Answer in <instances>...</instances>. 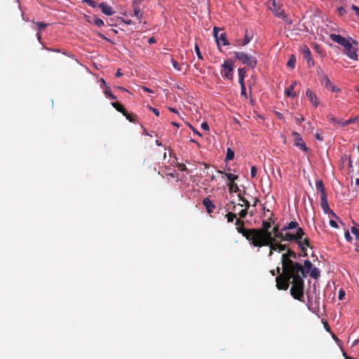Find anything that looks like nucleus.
<instances>
[{
    "instance_id": "dca6fc26",
    "label": "nucleus",
    "mask_w": 359,
    "mask_h": 359,
    "mask_svg": "<svg viewBox=\"0 0 359 359\" xmlns=\"http://www.w3.org/2000/svg\"><path fill=\"white\" fill-rule=\"evenodd\" d=\"M98 7L102 10V12L107 15H111L114 13L112 8L104 2L100 3Z\"/></svg>"
},
{
    "instance_id": "423d86ee",
    "label": "nucleus",
    "mask_w": 359,
    "mask_h": 359,
    "mask_svg": "<svg viewBox=\"0 0 359 359\" xmlns=\"http://www.w3.org/2000/svg\"><path fill=\"white\" fill-rule=\"evenodd\" d=\"M236 59L251 68H255L257 64V58L244 52H234Z\"/></svg>"
},
{
    "instance_id": "79ce46f5",
    "label": "nucleus",
    "mask_w": 359,
    "mask_h": 359,
    "mask_svg": "<svg viewBox=\"0 0 359 359\" xmlns=\"http://www.w3.org/2000/svg\"><path fill=\"white\" fill-rule=\"evenodd\" d=\"M194 48H195V51H196V55H197V57H198L200 60H203V58L202 54H201V51H200V48H199L198 45V44H196V45H195Z\"/></svg>"
},
{
    "instance_id": "2f4dec72",
    "label": "nucleus",
    "mask_w": 359,
    "mask_h": 359,
    "mask_svg": "<svg viewBox=\"0 0 359 359\" xmlns=\"http://www.w3.org/2000/svg\"><path fill=\"white\" fill-rule=\"evenodd\" d=\"M95 25H96L97 27H103L104 25V21L99 18H93V23Z\"/></svg>"
},
{
    "instance_id": "7ed1b4c3",
    "label": "nucleus",
    "mask_w": 359,
    "mask_h": 359,
    "mask_svg": "<svg viewBox=\"0 0 359 359\" xmlns=\"http://www.w3.org/2000/svg\"><path fill=\"white\" fill-rule=\"evenodd\" d=\"M297 254L294 251L288 249L286 253H283L281 257L283 265V273L291 276L292 273H301L304 276V269L302 265L298 262H293L292 259H297Z\"/></svg>"
},
{
    "instance_id": "a19ab883",
    "label": "nucleus",
    "mask_w": 359,
    "mask_h": 359,
    "mask_svg": "<svg viewBox=\"0 0 359 359\" xmlns=\"http://www.w3.org/2000/svg\"><path fill=\"white\" fill-rule=\"evenodd\" d=\"M304 266L307 271V273L313 268L312 264L309 260L304 261Z\"/></svg>"
},
{
    "instance_id": "5fc2aeb1",
    "label": "nucleus",
    "mask_w": 359,
    "mask_h": 359,
    "mask_svg": "<svg viewBox=\"0 0 359 359\" xmlns=\"http://www.w3.org/2000/svg\"><path fill=\"white\" fill-rule=\"evenodd\" d=\"M149 109L150 111H151L154 114H156V116H159L160 113H159V111L156 109V108H154L152 107H149Z\"/></svg>"
},
{
    "instance_id": "aec40b11",
    "label": "nucleus",
    "mask_w": 359,
    "mask_h": 359,
    "mask_svg": "<svg viewBox=\"0 0 359 359\" xmlns=\"http://www.w3.org/2000/svg\"><path fill=\"white\" fill-rule=\"evenodd\" d=\"M297 228H300L298 222L296 221H292L288 224L283 227V231L292 230L294 229L297 230Z\"/></svg>"
},
{
    "instance_id": "2eb2a0df",
    "label": "nucleus",
    "mask_w": 359,
    "mask_h": 359,
    "mask_svg": "<svg viewBox=\"0 0 359 359\" xmlns=\"http://www.w3.org/2000/svg\"><path fill=\"white\" fill-rule=\"evenodd\" d=\"M202 203L208 213L213 212L216 208L212 201L208 197L203 200Z\"/></svg>"
},
{
    "instance_id": "6e6552de",
    "label": "nucleus",
    "mask_w": 359,
    "mask_h": 359,
    "mask_svg": "<svg viewBox=\"0 0 359 359\" xmlns=\"http://www.w3.org/2000/svg\"><path fill=\"white\" fill-rule=\"evenodd\" d=\"M270 9L273 12V14L280 18H282L287 24H292V21L287 15L285 13L282 6L276 4V1L273 0L272 7Z\"/></svg>"
},
{
    "instance_id": "6ab92c4d",
    "label": "nucleus",
    "mask_w": 359,
    "mask_h": 359,
    "mask_svg": "<svg viewBox=\"0 0 359 359\" xmlns=\"http://www.w3.org/2000/svg\"><path fill=\"white\" fill-rule=\"evenodd\" d=\"M316 187L317 191L320 194V196H327L323 182L321 180L316 182Z\"/></svg>"
},
{
    "instance_id": "1a4fd4ad",
    "label": "nucleus",
    "mask_w": 359,
    "mask_h": 359,
    "mask_svg": "<svg viewBox=\"0 0 359 359\" xmlns=\"http://www.w3.org/2000/svg\"><path fill=\"white\" fill-rule=\"evenodd\" d=\"M233 62L231 60L224 61L222 65V74L229 80L233 79Z\"/></svg>"
},
{
    "instance_id": "603ef678",
    "label": "nucleus",
    "mask_w": 359,
    "mask_h": 359,
    "mask_svg": "<svg viewBox=\"0 0 359 359\" xmlns=\"http://www.w3.org/2000/svg\"><path fill=\"white\" fill-rule=\"evenodd\" d=\"M351 8L355 11L356 16L359 18V7L355 5H352Z\"/></svg>"
},
{
    "instance_id": "7c9ffc66",
    "label": "nucleus",
    "mask_w": 359,
    "mask_h": 359,
    "mask_svg": "<svg viewBox=\"0 0 359 359\" xmlns=\"http://www.w3.org/2000/svg\"><path fill=\"white\" fill-rule=\"evenodd\" d=\"M295 63H296V58L295 57L292 55L290 58L289 59V60L287 61V66L289 67V68H291V69H293L295 66Z\"/></svg>"
},
{
    "instance_id": "e2e57ef3",
    "label": "nucleus",
    "mask_w": 359,
    "mask_h": 359,
    "mask_svg": "<svg viewBox=\"0 0 359 359\" xmlns=\"http://www.w3.org/2000/svg\"><path fill=\"white\" fill-rule=\"evenodd\" d=\"M280 267H277L276 271H274V270L271 271V273L272 276H275L276 273H280Z\"/></svg>"
},
{
    "instance_id": "5701e85b",
    "label": "nucleus",
    "mask_w": 359,
    "mask_h": 359,
    "mask_svg": "<svg viewBox=\"0 0 359 359\" xmlns=\"http://www.w3.org/2000/svg\"><path fill=\"white\" fill-rule=\"evenodd\" d=\"M308 273L313 278L317 279L320 277V270L316 267L312 268Z\"/></svg>"
},
{
    "instance_id": "6e6d98bb",
    "label": "nucleus",
    "mask_w": 359,
    "mask_h": 359,
    "mask_svg": "<svg viewBox=\"0 0 359 359\" xmlns=\"http://www.w3.org/2000/svg\"><path fill=\"white\" fill-rule=\"evenodd\" d=\"M345 238H346V241H348V242H351L352 237L351 236L350 233H349L348 231H346L345 232Z\"/></svg>"
},
{
    "instance_id": "9b49d317",
    "label": "nucleus",
    "mask_w": 359,
    "mask_h": 359,
    "mask_svg": "<svg viewBox=\"0 0 359 359\" xmlns=\"http://www.w3.org/2000/svg\"><path fill=\"white\" fill-rule=\"evenodd\" d=\"M214 36L216 38V41L217 43V46L219 47L222 43L223 46L229 45V43L226 37V34L224 33H222L219 36H218V31L216 27H214L213 29Z\"/></svg>"
},
{
    "instance_id": "f03ea898",
    "label": "nucleus",
    "mask_w": 359,
    "mask_h": 359,
    "mask_svg": "<svg viewBox=\"0 0 359 359\" xmlns=\"http://www.w3.org/2000/svg\"><path fill=\"white\" fill-rule=\"evenodd\" d=\"M273 224L274 221L270 217L268 220L262 221V228H253L252 245L254 247L261 248L270 243L273 235L269 229Z\"/></svg>"
},
{
    "instance_id": "13d9d810",
    "label": "nucleus",
    "mask_w": 359,
    "mask_h": 359,
    "mask_svg": "<svg viewBox=\"0 0 359 359\" xmlns=\"http://www.w3.org/2000/svg\"><path fill=\"white\" fill-rule=\"evenodd\" d=\"M201 128H202V129H203V130H209V129H210V128H209V126H208V123H207V122H203V123H202V124H201Z\"/></svg>"
},
{
    "instance_id": "a18cd8bd",
    "label": "nucleus",
    "mask_w": 359,
    "mask_h": 359,
    "mask_svg": "<svg viewBox=\"0 0 359 359\" xmlns=\"http://www.w3.org/2000/svg\"><path fill=\"white\" fill-rule=\"evenodd\" d=\"M248 208H245V209L241 210L240 211V212H239V214H238V215H239V217H240V218H239V219H241V218H245V217H246V215H247V214H248Z\"/></svg>"
},
{
    "instance_id": "c03bdc74",
    "label": "nucleus",
    "mask_w": 359,
    "mask_h": 359,
    "mask_svg": "<svg viewBox=\"0 0 359 359\" xmlns=\"http://www.w3.org/2000/svg\"><path fill=\"white\" fill-rule=\"evenodd\" d=\"M302 246L303 247H305L306 248V247H309L310 246V243H309V240L308 238H302Z\"/></svg>"
},
{
    "instance_id": "473e14b6",
    "label": "nucleus",
    "mask_w": 359,
    "mask_h": 359,
    "mask_svg": "<svg viewBox=\"0 0 359 359\" xmlns=\"http://www.w3.org/2000/svg\"><path fill=\"white\" fill-rule=\"evenodd\" d=\"M225 176L230 181V182H235V180H238V176L232 173H226Z\"/></svg>"
},
{
    "instance_id": "412c9836",
    "label": "nucleus",
    "mask_w": 359,
    "mask_h": 359,
    "mask_svg": "<svg viewBox=\"0 0 359 359\" xmlns=\"http://www.w3.org/2000/svg\"><path fill=\"white\" fill-rule=\"evenodd\" d=\"M296 84H297V81H294L292 83V85L288 88H287V90H285V93H286L287 96L294 97L297 95L296 93L293 92Z\"/></svg>"
},
{
    "instance_id": "ea45409f",
    "label": "nucleus",
    "mask_w": 359,
    "mask_h": 359,
    "mask_svg": "<svg viewBox=\"0 0 359 359\" xmlns=\"http://www.w3.org/2000/svg\"><path fill=\"white\" fill-rule=\"evenodd\" d=\"M283 231H283V229H282L280 232H278L276 235L273 236L275 239L276 238H278L281 241H284V234H285V233H283Z\"/></svg>"
},
{
    "instance_id": "774afa93",
    "label": "nucleus",
    "mask_w": 359,
    "mask_h": 359,
    "mask_svg": "<svg viewBox=\"0 0 359 359\" xmlns=\"http://www.w3.org/2000/svg\"><path fill=\"white\" fill-rule=\"evenodd\" d=\"M238 82H239V84L241 85V86H245L244 78L239 77Z\"/></svg>"
},
{
    "instance_id": "4d7b16f0",
    "label": "nucleus",
    "mask_w": 359,
    "mask_h": 359,
    "mask_svg": "<svg viewBox=\"0 0 359 359\" xmlns=\"http://www.w3.org/2000/svg\"><path fill=\"white\" fill-rule=\"evenodd\" d=\"M271 232L272 233V235H273V236H275V235H276L278 232H280V231H278V225L275 226L273 228L272 231H271Z\"/></svg>"
},
{
    "instance_id": "393cba45",
    "label": "nucleus",
    "mask_w": 359,
    "mask_h": 359,
    "mask_svg": "<svg viewBox=\"0 0 359 359\" xmlns=\"http://www.w3.org/2000/svg\"><path fill=\"white\" fill-rule=\"evenodd\" d=\"M228 187H229V191L230 193H232V192L238 193L240 191V189H239L237 184H236L233 182H229L228 184Z\"/></svg>"
},
{
    "instance_id": "338daca9",
    "label": "nucleus",
    "mask_w": 359,
    "mask_h": 359,
    "mask_svg": "<svg viewBox=\"0 0 359 359\" xmlns=\"http://www.w3.org/2000/svg\"><path fill=\"white\" fill-rule=\"evenodd\" d=\"M315 137H316L317 140H320V141H323V136H322L320 134H319V133H316V134L315 135Z\"/></svg>"
},
{
    "instance_id": "4468645a",
    "label": "nucleus",
    "mask_w": 359,
    "mask_h": 359,
    "mask_svg": "<svg viewBox=\"0 0 359 359\" xmlns=\"http://www.w3.org/2000/svg\"><path fill=\"white\" fill-rule=\"evenodd\" d=\"M302 55H304V58L307 60L308 65L309 66H314L315 62L312 58L311 52L310 49L309 48V47L306 46H304L302 48Z\"/></svg>"
},
{
    "instance_id": "69168bd1",
    "label": "nucleus",
    "mask_w": 359,
    "mask_h": 359,
    "mask_svg": "<svg viewBox=\"0 0 359 359\" xmlns=\"http://www.w3.org/2000/svg\"><path fill=\"white\" fill-rule=\"evenodd\" d=\"M85 19L86 20L89 22V23H93V18H91L90 16H85Z\"/></svg>"
},
{
    "instance_id": "b1692460",
    "label": "nucleus",
    "mask_w": 359,
    "mask_h": 359,
    "mask_svg": "<svg viewBox=\"0 0 359 359\" xmlns=\"http://www.w3.org/2000/svg\"><path fill=\"white\" fill-rule=\"evenodd\" d=\"M111 105L123 115L127 112V110L119 102H112Z\"/></svg>"
},
{
    "instance_id": "864d4df0",
    "label": "nucleus",
    "mask_w": 359,
    "mask_h": 359,
    "mask_svg": "<svg viewBox=\"0 0 359 359\" xmlns=\"http://www.w3.org/2000/svg\"><path fill=\"white\" fill-rule=\"evenodd\" d=\"M329 90H332V92H337V93H339L341 91V90L338 87H337L336 86H334L333 84L331 86V87L330 88Z\"/></svg>"
},
{
    "instance_id": "f3484780",
    "label": "nucleus",
    "mask_w": 359,
    "mask_h": 359,
    "mask_svg": "<svg viewBox=\"0 0 359 359\" xmlns=\"http://www.w3.org/2000/svg\"><path fill=\"white\" fill-rule=\"evenodd\" d=\"M252 38H253L252 32L251 31L249 32L248 29H245V39L243 41H241V40L238 41V45L244 46L247 45L252 39Z\"/></svg>"
},
{
    "instance_id": "bf43d9fd",
    "label": "nucleus",
    "mask_w": 359,
    "mask_h": 359,
    "mask_svg": "<svg viewBox=\"0 0 359 359\" xmlns=\"http://www.w3.org/2000/svg\"><path fill=\"white\" fill-rule=\"evenodd\" d=\"M330 225L333 228H337L338 225L337 222L334 220L330 219Z\"/></svg>"
},
{
    "instance_id": "72a5a7b5",
    "label": "nucleus",
    "mask_w": 359,
    "mask_h": 359,
    "mask_svg": "<svg viewBox=\"0 0 359 359\" xmlns=\"http://www.w3.org/2000/svg\"><path fill=\"white\" fill-rule=\"evenodd\" d=\"M83 2L93 8H95V7L98 6V4H99L97 3V1H93V0H83Z\"/></svg>"
},
{
    "instance_id": "f704fd0d",
    "label": "nucleus",
    "mask_w": 359,
    "mask_h": 359,
    "mask_svg": "<svg viewBox=\"0 0 359 359\" xmlns=\"http://www.w3.org/2000/svg\"><path fill=\"white\" fill-rule=\"evenodd\" d=\"M34 23L37 26L39 31L48 27V24L43 22H34Z\"/></svg>"
},
{
    "instance_id": "39448f33",
    "label": "nucleus",
    "mask_w": 359,
    "mask_h": 359,
    "mask_svg": "<svg viewBox=\"0 0 359 359\" xmlns=\"http://www.w3.org/2000/svg\"><path fill=\"white\" fill-rule=\"evenodd\" d=\"M235 225L236 226L237 231L242 234L243 237L248 240L250 245H252V240H253V228L252 229H245L244 225V221L241 219L236 218L235 222Z\"/></svg>"
},
{
    "instance_id": "de8ad7c7",
    "label": "nucleus",
    "mask_w": 359,
    "mask_h": 359,
    "mask_svg": "<svg viewBox=\"0 0 359 359\" xmlns=\"http://www.w3.org/2000/svg\"><path fill=\"white\" fill-rule=\"evenodd\" d=\"M238 77L245 78V73H246V71H245V68H239L238 70Z\"/></svg>"
},
{
    "instance_id": "49530a36",
    "label": "nucleus",
    "mask_w": 359,
    "mask_h": 359,
    "mask_svg": "<svg viewBox=\"0 0 359 359\" xmlns=\"http://www.w3.org/2000/svg\"><path fill=\"white\" fill-rule=\"evenodd\" d=\"M337 11L339 15H344L347 13L346 8L343 6L338 7Z\"/></svg>"
},
{
    "instance_id": "58836bf2",
    "label": "nucleus",
    "mask_w": 359,
    "mask_h": 359,
    "mask_svg": "<svg viewBox=\"0 0 359 359\" xmlns=\"http://www.w3.org/2000/svg\"><path fill=\"white\" fill-rule=\"evenodd\" d=\"M351 233L355 236L357 240H359V229L356 226L351 227Z\"/></svg>"
},
{
    "instance_id": "8fccbe9b",
    "label": "nucleus",
    "mask_w": 359,
    "mask_h": 359,
    "mask_svg": "<svg viewBox=\"0 0 359 359\" xmlns=\"http://www.w3.org/2000/svg\"><path fill=\"white\" fill-rule=\"evenodd\" d=\"M177 167H178V168H179L181 171H183V172H187V171H188V169H187V166H186L184 164H183V163H179V164L177 165Z\"/></svg>"
},
{
    "instance_id": "37998d69",
    "label": "nucleus",
    "mask_w": 359,
    "mask_h": 359,
    "mask_svg": "<svg viewBox=\"0 0 359 359\" xmlns=\"http://www.w3.org/2000/svg\"><path fill=\"white\" fill-rule=\"evenodd\" d=\"M357 121H359V116L355 117V118H349L348 120L344 122V123H343V124L344 125H349L351 123H355Z\"/></svg>"
},
{
    "instance_id": "09e8293b",
    "label": "nucleus",
    "mask_w": 359,
    "mask_h": 359,
    "mask_svg": "<svg viewBox=\"0 0 359 359\" xmlns=\"http://www.w3.org/2000/svg\"><path fill=\"white\" fill-rule=\"evenodd\" d=\"M257 171V168H256V167H255V166H252V167L251 168V170H250V175H251V177H252V178H254V177H256Z\"/></svg>"
},
{
    "instance_id": "a878e982",
    "label": "nucleus",
    "mask_w": 359,
    "mask_h": 359,
    "mask_svg": "<svg viewBox=\"0 0 359 359\" xmlns=\"http://www.w3.org/2000/svg\"><path fill=\"white\" fill-rule=\"evenodd\" d=\"M126 119H128L130 122L136 123L137 116L133 114H129L128 111L123 115Z\"/></svg>"
},
{
    "instance_id": "4be33fe9",
    "label": "nucleus",
    "mask_w": 359,
    "mask_h": 359,
    "mask_svg": "<svg viewBox=\"0 0 359 359\" xmlns=\"http://www.w3.org/2000/svg\"><path fill=\"white\" fill-rule=\"evenodd\" d=\"M320 81L321 84L325 86V88L327 89H330V88L332 85V82L330 81V80L327 77V76H323V78L321 79H320Z\"/></svg>"
},
{
    "instance_id": "f8f14e48",
    "label": "nucleus",
    "mask_w": 359,
    "mask_h": 359,
    "mask_svg": "<svg viewBox=\"0 0 359 359\" xmlns=\"http://www.w3.org/2000/svg\"><path fill=\"white\" fill-rule=\"evenodd\" d=\"M320 206L325 213L330 214L333 217L338 218L336 214L330 209L327 200V196H320Z\"/></svg>"
},
{
    "instance_id": "0e129e2a",
    "label": "nucleus",
    "mask_w": 359,
    "mask_h": 359,
    "mask_svg": "<svg viewBox=\"0 0 359 359\" xmlns=\"http://www.w3.org/2000/svg\"><path fill=\"white\" fill-rule=\"evenodd\" d=\"M156 42V40L154 37H150L149 39H148V43L149 44H153V43H155Z\"/></svg>"
},
{
    "instance_id": "c85d7f7f",
    "label": "nucleus",
    "mask_w": 359,
    "mask_h": 359,
    "mask_svg": "<svg viewBox=\"0 0 359 359\" xmlns=\"http://www.w3.org/2000/svg\"><path fill=\"white\" fill-rule=\"evenodd\" d=\"M225 217L226 218V220L228 222H232L234 219L237 218V215L236 213H233L232 212H229L226 215Z\"/></svg>"
},
{
    "instance_id": "cd10ccee",
    "label": "nucleus",
    "mask_w": 359,
    "mask_h": 359,
    "mask_svg": "<svg viewBox=\"0 0 359 359\" xmlns=\"http://www.w3.org/2000/svg\"><path fill=\"white\" fill-rule=\"evenodd\" d=\"M133 13L134 15L138 19L141 20L142 14L141 13V10L139 6H133Z\"/></svg>"
},
{
    "instance_id": "a211bd4d",
    "label": "nucleus",
    "mask_w": 359,
    "mask_h": 359,
    "mask_svg": "<svg viewBox=\"0 0 359 359\" xmlns=\"http://www.w3.org/2000/svg\"><path fill=\"white\" fill-rule=\"evenodd\" d=\"M306 97L315 107L318 106V102L316 94L310 89H307L306 92Z\"/></svg>"
},
{
    "instance_id": "680f3d73",
    "label": "nucleus",
    "mask_w": 359,
    "mask_h": 359,
    "mask_svg": "<svg viewBox=\"0 0 359 359\" xmlns=\"http://www.w3.org/2000/svg\"><path fill=\"white\" fill-rule=\"evenodd\" d=\"M190 128H191L192 131L196 134L197 135L201 137V134L200 132H198L196 128H194L191 125H189Z\"/></svg>"
},
{
    "instance_id": "3c124183",
    "label": "nucleus",
    "mask_w": 359,
    "mask_h": 359,
    "mask_svg": "<svg viewBox=\"0 0 359 359\" xmlns=\"http://www.w3.org/2000/svg\"><path fill=\"white\" fill-rule=\"evenodd\" d=\"M241 96L244 97L245 99H247V92H246L245 86H241Z\"/></svg>"
},
{
    "instance_id": "e433bc0d",
    "label": "nucleus",
    "mask_w": 359,
    "mask_h": 359,
    "mask_svg": "<svg viewBox=\"0 0 359 359\" xmlns=\"http://www.w3.org/2000/svg\"><path fill=\"white\" fill-rule=\"evenodd\" d=\"M317 74L319 77V79H321L323 76H326L327 75L324 73L323 69L320 67H318L316 69Z\"/></svg>"
},
{
    "instance_id": "c756f323",
    "label": "nucleus",
    "mask_w": 359,
    "mask_h": 359,
    "mask_svg": "<svg viewBox=\"0 0 359 359\" xmlns=\"http://www.w3.org/2000/svg\"><path fill=\"white\" fill-rule=\"evenodd\" d=\"M104 95L107 96V97H110L111 99L112 100H116V97L114 96L112 93H111V89L109 86H106L104 90Z\"/></svg>"
},
{
    "instance_id": "f257e3e1",
    "label": "nucleus",
    "mask_w": 359,
    "mask_h": 359,
    "mask_svg": "<svg viewBox=\"0 0 359 359\" xmlns=\"http://www.w3.org/2000/svg\"><path fill=\"white\" fill-rule=\"evenodd\" d=\"M305 276V275L303 276L301 273H292L291 276L286 273H281L276 278V287L278 290H286L288 289L290 283H291L290 294L294 299L302 302L304 289L303 278Z\"/></svg>"
},
{
    "instance_id": "4c0bfd02",
    "label": "nucleus",
    "mask_w": 359,
    "mask_h": 359,
    "mask_svg": "<svg viewBox=\"0 0 359 359\" xmlns=\"http://www.w3.org/2000/svg\"><path fill=\"white\" fill-rule=\"evenodd\" d=\"M327 120L330 123H331L334 126H336L337 124L338 120L335 117H334L333 115H332V114H329L327 116Z\"/></svg>"
},
{
    "instance_id": "9d476101",
    "label": "nucleus",
    "mask_w": 359,
    "mask_h": 359,
    "mask_svg": "<svg viewBox=\"0 0 359 359\" xmlns=\"http://www.w3.org/2000/svg\"><path fill=\"white\" fill-rule=\"evenodd\" d=\"M292 136L293 137L294 139V146L298 147L299 149L304 151V152H307L309 150L299 133L292 132Z\"/></svg>"
},
{
    "instance_id": "0eeeda50",
    "label": "nucleus",
    "mask_w": 359,
    "mask_h": 359,
    "mask_svg": "<svg viewBox=\"0 0 359 359\" xmlns=\"http://www.w3.org/2000/svg\"><path fill=\"white\" fill-rule=\"evenodd\" d=\"M305 235V233L302 228H297L296 233L293 234L290 232H286L284 234L285 241H295L302 250H304V247L302 246V238Z\"/></svg>"
},
{
    "instance_id": "20e7f679",
    "label": "nucleus",
    "mask_w": 359,
    "mask_h": 359,
    "mask_svg": "<svg viewBox=\"0 0 359 359\" xmlns=\"http://www.w3.org/2000/svg\"><path fill=\"white\" fill-rule=\"evenodd\" d=\"M330 38L344 47V53L351 59L358 60L357 54L358 42L351 37L346 39L339 34H331Z\"/></svg>"
},
{
    "instance_id": "bb28decb",
    "label": "nucleus",
    "mask_w": 359,
    "mask_h": 359,
    "mask_svg": "<svg viewBox=\"0 0 359 359\" xmlns=\"http://www.w3.org/2000/svg\"><path fill=\"white\" fill-rule=\"evenodd\" d=\"M234 157V151L230 149V148H227L226 149V157H225V161L227 162V161H229L231 160H232Z\"/></svg>"
},
{
    "instance_id": "c9c22d12",
    "label": "nucleus",
    "mask_w": 359,
    "mask_h": 359,
    "mask_svg": "<svg viewBox=\"0 0 359 359\" xmlns=\"http://www.w3.org/2000/svg\"><path fill=\"white\" fill-rule=\"evenodd\" d=\"M238 197L239 198L240 201H241L242 202L244 203V205H245L246 208H250V203H249V201L247 199H245L244 197H243L240 193H238Z\"/></svg>"
},
{
    "instance_id": "052dcab7",
    "label": "nucleus",
    "mask_w": 359,
    "mask_h": 359,
    "mask_svg": "<svg viewBox=\"0 0 359 359\" xmlns=\"http://www.w3.org/2000/svg\"><path fill=\"white\" fill-rule=\"evenodd\" d=\"M345 296V292L342 290H339V299L340 300L343 299V298Z\"/></svg>"
},
{
    "instance_id": "ddd939ff",
    "label": "nucleus",
    "mask_w": 359,
    "mask_h": 359,
    "mask_svg": "<svg viewBox=\"0 0 359 359\" xmlns=\"http://www.w3.org/2000/svg\"><path fill=\"white\" fill-rule=\"evenodd\" d=\"M264 246H269L271 250L282 252L287 249V245L285 244L276 243L275 241L274 236L271 237V241L269 245Z\"/></svg>"
}]
</instances>
